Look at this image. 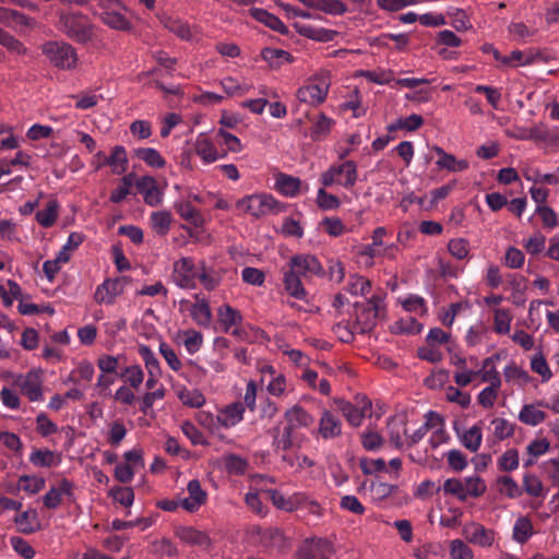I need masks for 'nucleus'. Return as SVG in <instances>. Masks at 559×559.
Returning <instances> with one entry per match:
<instances>
[{"label": "nucleus", "instance_id": "obj_1", "mask_svg": "<svg viewBox=\"0 0 559 559\" xmlns=\"http://www.w3.org/2000/svg\"><path fill=\"white\" fill-rule=\"evenodd\" d=\"M58 28L78 43H87L94 36V26L81 12H60Z\"/></svg>", "mask_w": 559, "mask_h": 559}, {"label": "nucleus", "instance_id": "obj_2", "mask_svg": "<svg viewBox=\"0 0 559 559\" xmlns=\"http://www.w3.org/2000/svg\"><path fill=\"white\" fill-rule=\"evenodd\" d=\"M487 490L485 480L478 475H471L464 478H448L442 485V491L445 496L455 497L464 502L468 498H478Z\"/></svg>", "mask_w": 559, "mask_h": 559}, {"label": "nucleus", "instance_id": "obj_3", "mask_svg": "<svg viewBox=\"0 0 559 559\" xmlns=\"http://www.w3.org/2000/svg\"><path fill=\"white\" fill-rule=\"evenodd\" d=\"M330 85L329 73L320 71L307 79L304 85L297 90L296 97L306 105L319 106L326 99Z\"/></svg>", "mask_w": 559, "mask_h": 559}, {"label": "nucleus", "instance_id": "obj_4", "mask_svg": "<svg viewBox=\"0 0 559 559\" xmlns=\"http://www.w3.org/2000/svg\"><path fill=\"white\" fill-rule=\"evenodd\" d=\"M236 207L254 218L277 214L284 206L272 194L254 193L247 195L236 202Z\"/></svg>", "mask_w": 559, "mask_h": 559}, {"label": "nucleus", "instance_id": "obj_5", "mask_svg": "<svg viewBox=\"0 0 559 559\" xmlns=\"http://www.w3.org/2000/svg\"><path fill=\"white\" fill-rule=\"evenodd\" d=\"M357 179V165L353 160L333 164L320 177L323 187L338 185L345 189H352L356 185Z\"/></svg>", "mask_w": 559, "mask_h": 559}, {"label": "nucleus", "instance_id": "obj_6", "mask_svg": "<svg viewBox=\"0 0 559 559\" xmlns=\"http://www.w3.org/2000/svg\"><path fill=\"white\" fill-rule=\"evenodd\" d=\"M41 52L52 66L62 70H71L78 63L75 49L64 41H47L41 45Z\"/></svg>", "mask_w": 559, "mask_h": 559}, {"label": "nucleus", "instance_id": "obj_7", "mask_svg": "<svg viewBox=\"0 0 559 559\" xmlns=\"http://www.w3.org/2000/svg\"><path fill=\"white\" fill-rule=\"evenodd\" d=\"M337 408L353 427H359L366 416L370 415L371 401L367 396H356L355 403L336 400Z\"/></svg>", "mask_w": 559, "mask_h": 559}, {"label": "nucleus", "instance_id": "obj_8", "mask_svg": "<svg viewBox=\"0 0 559 559\" xmlns=\"http://www.w3.org/2000/svg\"><path fill=\"white\" fill-rule=\"evenodd\" d=\"M174 283L183 289H193L197 287L199 276V266H197L191 258L182 257L174 262L173 270Z\"/></svg>", "mask_w": 559, "mask_h": 559}, {"label": "nucleus", "instance_id": "obj_9", "mask_svg": "<svg viewBox=\"0 0 559 559\" xmlns=\"http://www.w3.org/2000/svg\"><path fill=\"white\" fill-rule=\"evenodd\" d=\"M129 282L128 276L105 280L94 293L95 301L99 305H112L116 298L123 293Z\"/></svg>", "mask_w": 559, "mask_h": 559}, {"label": "nucleus", "instance_id": "obj_10", "mask_svg": "<svg viewBox=\"0 0 559 559\" xmlns=\"http://www.w3.org/2000/svg\"><path fill=\"white\" fill-rule=\"evenodd\" d=\"M288 267L304 278L323 276L324 270L320 261L312 254H296L290 258Z\"/></svg>", "mask_w": 559, "mask_h": 559}, {"label": "nucleus", "instance_id": "obj_11", "mask_svg": "<svg viewBox=\"0 0 559 559\" xmlns=\"http://www.w3.org/2000/svg\"><path fill=\"white\" fill-rule=\"evenodd\" d=\"M63 498L69 502L74 501V484L67 478H62L50 487L43 496V503L46 508L55 510L61 504Z\"/></svg>", "mask_w": 559, "mask_h": 559}, {"label": "nucleus", "instance_id": "obj_12", "mask_svg": "<svg viewBox=\"0 0 559 559\" xmlns=\"http://www.w3.org/2000/svg\"><path fill=\"white\" fill-rule=\"evenodd\" d=\"M96 158H104V163H97L95 170H99L103 166L108 165L111 173L115 175H122L128 170L129 159L127 151L122 145H116L109 156H106L104 152L99 151L95 154Z\"/></svg>", "mask_w": 559, "mask_h": 559}, {"label": "nucleus", "instance_id": "obj_13", "mask_svg": "<svg viewBox=\"0 0 559 559\" xmlns=\"http://www.w3.org/2000/svg\"><path fill=\"white\" fill-rule=\"evenodd\" d=\"M194 151L203 164L206 165L227 156V151H219L206 133L198 134L194 141Z\"/></svg>", "mask_w": 559, "mask_h": 559}, {"label": "nucleus", "instance_id": "obj_14", "mask_svg": "<svg viewBox=\"0 0 559 559\" xmlns=\"http://www.w3.org/2000/svg\"><path fill=\"white\" fill-rule=\"evenodd\" d=\"M135 187L142 194L145 204L155 207L163 203L164 192L152 176H142L135 181Z\"/></svg>", "mask_w": 559, "mask_h": 559}, {"label": "nucleus", "instance_id": "obj_15", "mask_svg": "<svg viewBox=\"0 0 559 559\" xmlns=\"http://www.w3.org/2000/svg\"><path fill=\"white\" fill-rule=\"evenodd\" d=\"M127 8L118 0V5H108L102 9L100 20L109 27L118 31H128L130 28V22L126 16Z\"/></svg>", "mask_w": 559, "mask_h": 559}, {"label": "nucleus", "instance_id": "obj_16", "mask_svg": "<svg viewBox=\"0 0 559 559\" xmlns=\"http://www.w3.org/2000/svg\"><path fill=\"white\" fill-rule=\"evenodd\" d=\"M17 385L31 402L43 400V381L38 372L29 371L25 376L20 377Z\"/></svg>", "mask_w": 559, "mask_h": 559}, {"label": "nucleus", "instance_id": "obj_17", "mask_svg": "<svg viewBox=\"0 0 559 559\" xmlns=\"http://www.w3.org/2000/svg\"><path fill=\"white\" fill-rule=\"evenodd\" d=\"M188 497L180 499V507L188 512H195L206 502L207 493L201 488L198 479H192L187 485Z\"/></svg>", "mask_w": 559, "mask_h": 559}, {"label": "nucleus", "instance_id": "obj_18", "mask_svg": "<svg viewBox=\"0 0 559 559\" xmlns=\"http://www.w3.org/2000/svg\"><path fill=\"white\" fill-rule=\"evenodd\" d=\"M245 405L241 402H234L221 408L216 415L219 427L231 428L243 419Z\"/></svg>", "mask_w": 559, "mask_h": 559}, {"label": "nucleus", "instance_id": "obj_19", "mask_svg": "<svg viewBox=\"0 0 559 559\" xmlns=\"http://www.w3.org/2000/svg\"><path fill=\"white\" fill-rule=\"evenodd\" d=\"M465 535L469 543L487 548L490 547L496 539L492 530L486 528L484 525L473 523L465 527Z\"/></svg>", "mask_w": 559, "mask_h": 559}, {"label": "nucleus", "instance_id": "obj_20", "mask_svg": "<svg viewBox=\"0 0 559 559\" xmlns=\"http://www.w3.org/2000/svg\"><path fill=\"white\" fill-rule=\"evenodd\" d=\"M499 360L498 354L491 355L481 361V369L477 371L481 381L493 388H501L502 384L500 372L496 367Z\"/></svg>", "mask_w": 559, "mask_h": 559}, {"label": "nucleus", "instance_id": "obj_21", "mask_svg": "<svg viewBox=\"0 0 559 559\" xmlns=\"http://www.w3.org/2000/svg\"><path fill=\"white\" fill-rule=\"evenodd\" d=\"M319 433L323 439H335L342 433V421L332 412L324 409L319 420Z\"/></svg>", "mask_w": 559, "mask_h": 559}, {"label": "nucleus", "instance_id": "obj_22", "mask_svg": "<svg viewBox=\"0 0 559 559\" xmlns=\"http://www.w3.org/2000/svg\"><path fill=\"white\" fill-rule=\"evenodd\" d=\"M362 306L367 308V319L361 321V317H358V322L361 323L360 333H367L374 326L376 319L383 309V298L380 295H372Z\"/></svg>", "mask_w": 559, "mask_h": 559}, {"label": "nucleus", "instance_id": "obj_23", "mask_svg": "<svg viewBox=\"0 0 559 559\" xmlns=\"http://www.w3.org/2000/svg\"><path fill=\"white\" fill-rule=\"evenodd\" d=\"M217 317L223 330L225 332L231 331L233 334H238V324L242 321L241 313L229 305H223L217 309Z\"/></svg>", "mask_w": 559, "mask_h": 559}, {"label": "nucleus", "instance_id": "obj_24", "mask_svg": "<svg viewBox=\"0 0 559 559\" xmlns=\"http://www.w3.org/2000/svg\"><path fill=\"white\" fill-rule=\"evenodd\" d=\"M433 151L439 157L436 165L440 169H445L451 173H460L466 170L469 166L466 159H457L453 154L447 153L440 146H435Z\"/></svg>", "mask_w": 559, "mask_h": 559}, {"label": "nucleus", "instance_id": "obj_25", "mask_svg": "<svg viewBox=\"0 0 559 559\" xmlns=\"http://www.w3.org/2000/svg\"><path fill=\"white\" fill-rule=\"evenodd\" d=\"M284 417L287 421L286 427L292 430L309 427L313 423V417L299 405H294L287 409Z\"/></svg>", "mask_w": 559, "mask_h": 559}, {"label": "nucleus", "instance_id": "obj_26", "mask_svg": "<svg viewBox=\"0 0 559 559\" xmlns=\"http://www.w3.org/2000/svg\"><path fill=\"white\" fill-rule=\"evenodd\" d=\"M301 276L296 274L289 267L283 273V284L285 292L299 300H305L307 298V290L305 289Z\"/></svg>", "mask_w": 559, "mask_h": 559}, {"label": "nucleus", "instance_id": "obj_27", "mask_svg": "<svg viewBox=\"0 0 559 559\" xmlns=\"http://www.w3.org/2000/svg\"><path fill=\"white\" fill-rule=\"evenodd\" d=\"M17 531L23 534H32L40 530V521L35 509H27L14 518Z\"/></svg>", "mask_w": 559, "mask_h": 559}, {"label": "nucleus", "instance_id": "obj_28", "mask_svg": "<svg viewBox=\"0 0 559 559\" xmlns=\"http://www.w3.org/2000/svg\"><path fill=\"white\" fill-rule=\"evenodd\" d=\"M301 180L297 177L280 173L275 176V189L286 198L298 195Z\"/></svg>", "mask_w": 559, "mask_h": 559}, {"label": "nucleus", "instance_id": "obj_29", "mask_svg": "<svg viewBox=\"0 0 559 559\" xmlns=\"http://www.w3.org/2000/svg\"><path fill=\"white\" fill-rule=\"evenodd\" d=\"M195 302L190 307V316L192 320L200 326H209L212 320V312L209 306V301L195 295Z\"/></svg>", "mask_w": 559, "mask_h": 559}, {"label": "nucleus", "instance_id": "obj_30", "mask_svg": "<svg viewBox=\"0 0 559 559\" xmlns=\"http://www.w3.org/2000/svg\"><path fill=\"white\" fill-rule=\"evenodd\" d=\"M343 290L353 297H365L371 292V282L365 276L354 273L348 276Z\"/></svg>", "mask_w": 559, "mask_h": 559}, {"label": "nucleus", "instance_id": "obj_31", "mask_svg": "<svg viewBox=\"0 0 559 559\" xmlns=\"http://www.w3.org/2000/svg\"><path fill=\"white\" fill-rule=\"evenodd\" d=\"M176 536L183 543L192 546L207 547L210 545L209 536L199 530L189 526L177 528Z\"/></svg>", "mask_w": 559, "mask_h": 559}, {"label": "nucleus", "instance_id": "obj_32", "mask_svg": "<svg viewBox=\"0 0 559 559\" xmlns=\"http://www.w3.org/2000/svg\"><path fill=\"white\" fill-rule=\"evenodd\" d=\"M308 8L320 10L326 14L341 15L346 12V5L340 0H299Z\"/></svg>", "mask_w": 559, "mask_h": 559}, {"label": "nucleus", "instance_id": "obj_33", "mask_svg": "<svg viewBox=\"0 0 559 559\" xmlns=\"http://www.w3.org/2000/svg\"><path fill=\"white\" fill-rule=\"evenodd\" d=\"M523 490L533 498L545 499L548 493V488L544 486L538 476L532 473L523 475L522 479Z\"/></svg>", "mask_w": 559, "mask_h": 559}, {"label": "nucleus", "instance_id": "obj_34", "mask_svg": "<svg viewBox=\"0 0 559 559\" xmlns=\"http://www.w3.org/2000/svg\"><path fill=\"white\" fill-rule=\"evenodd\" d=\"M546 419V414L535 404H525L519 413V420L527 426H537Z\"/></svg>", "mask_w": 559, "mask_h": 559}, {"label": "nucleus", "instance_id": "obj_35", "mask_svg": "<svg viewBox=\"0 0 559 559\" xmlns=\"http://www.w3.org/2000/svg\"><path fill=\"white\" fill-rule=\"evenodd\" d=\"M503 377L507 382L514 385H525L531 381L528 372L514 361H511L503 368Z\"/></svg>", "mask_w": 559, "mask_h": 559}, {"label": "nucleus", "instance_id": "obj_36", "mask_svg": "<svg viewBox=\"0 0 559 559\" xmlns=\"http://www.w3.org/2000/svg\"><path fill=\"white\" fill-rule=\"evenodd\" d=\"M251 15L259 22L263 23L267 27L278 33H286L285 24L274 14L260 8L251 9Z\"/></svg>", "mask_w": 559, "mask_h": 559}, {"label": "nucleus", "instance_id": "obj_37", "mask_svg": "<svg viewBox=\"0 0 559 559\" xmlns=\"http://www.w3.org/2000/svg\"><path fill=\"white\" fill-rule=\"evenodd\" d=\"M60 205L57 200H50L45 209L36 213L37 223L45 228L51 227L59 216Z\"/></svg>", "mask_w": 559, "mask_h": 559}, {"label": "nucleus", "instance_id": "obj_38", "mask_svg": "<svg viewBox=\"0 0 559 559\" xmlns=\"http://www.w3.org/2000/svg\"><path fill=\"white\" fill-rule=\"evenodd\" d=\"M171 222V214L166 210L153 212L150 216L151 226L159 236H166L169 233Z\"/></svg>", "mask_w": 559, "mask_h": 559}, {"label": "nucleus", "instance_id": "obj_39", "mask_svg": "<svg viewBox=\"0 0 559 559\" xmlns=\"http://www.w3.org/2000/svg\"><path fill=\"white\" fill-rule=\"evenodd\" d=\"M134 156L143 160L153 168H163L166 164L165 158L154 147H140L134 150Z\"/></svg>", "mask_w": 559, "mask_h": 559}, {"label": "nucleus", "instance_id": "obj_40", "mask_svg": "<svg viewBox=\"0 0 559 559\" xmlns=\"http://www.w3.org/2000/svg\"><path fill=\"white\" fill-rule=\"evenodd\" d=\"M334 124V121L325 116L324 114H320L312 123L310 129V136L313 141H322L325 139Z\"/></svg>", "mask_w": 559, "mask_h": 559}, {"label": "nucleus", "instance_id": "obj_41", "mask_svg": "<svg viewBox=\"0 0 559 559\" xmlns=\"http://www.w3.org/2000/svg\"><path fill=\"white\" fill-rule=\"evenodd\" d=\"M198 278L206 290H213L221 284L222 274L212 267H207L204 262H201Z\"/></svg>", "mask_w": 559, "mask_h": 559}, {"label": "nucleus", "instance_id": "obj_42", "mask_svg": "<svg viewBox=\"0 0 559 559\" xmlns=\"http://www.w3.org/2000/svg\"><path fill=\"white\" fill-rule=\"evenodd\" d=\"M128 433V429L121 419H116L109 424L106 431V441L109 445L117 448L121 444Z\"/></svg>", "mask_w": 559, "mask_h": 559}, {"label": "nucleus", "instance_id": "obj_43", "mask_svg": "<svg viewBox=\"0 0 559 559\" xmlns=\"http://www.w3.org/2000/svg\"><path fill=\"white\" fill-rule=\"evenodd\" d=\"M328 548H330L328 542L311 540L301 548L296 559H323V551Z\"/></svg>", "mask_w": 559, "mask_h": 559}, {"label": "nucleus", "instance_id": "obj_44", "mask_svg": "<svg viewBox=\"0 0 559 559\" xmlns=\"http://www.w3.org/2000/svg\"><path fill=\"white\" fill-rule=\"evenodd\" d=\"M29 462L37 467H51L59 463L56 453L48 449L34 450L29 454Z\"/></svg>", "mask_w": 559, "mask_h": 559}, {"label": "nucleus", "instance_id": "obj_45", "mask_svg": "<svg viewBox=\"0 0 559 559\" xmlns=\"http://www.w3.org/2000/svg\"><path fill=\"white\" fill-rule=\"evenodd\" d=\"M512 314L509 309H493V330L497 334L504 335L510 332Z\"/></svg>", "mask_w": 559, "mask_h": 559}, {"label": "nucleus", "instance_id": "obj_46", "mask_svg": "<svg viewBox=\"0 0 559 559\" xmlns=\"http://www.w3.org/2000/svg\"><path fill=\"white\" fill-rule=\"evenodd\" d=\"M179 335L182 338V344L186 350L190 355H193L201 349L203 345V335L201 332L193 329H189L181 331Z\"/></svg>", "mask_w": 559, "mask_h": 559}, {"label": "nucleus", "instance_id": "obj_47", "mask_svg": "<svg viewBox=\"0 0 559 559\" xmlns=\"http://www.w3.org/2000/svg\"><path fill=\"white\" fill-rule=\"evenodd\" d=\"M177 395L183 405L194 408L203 406L206 401L204 394L197 389L182 388Z\"/></svg>", "mask_w": 559, "mask_h": 559}, {"label": "nucleus", "instance_id": "obj_48", "mask_svg": "<svg viewBox=\"0 0 559 559\" xmlns=\"http://www.w3.org/2000/svg\"><path fill=\"white\" fill-rule=\"evenodd\" d=\"M483 432L478 425H474L466 429L461 436L462 444L472 452H476L481 444Z\"/></svg>", "mask_w": 559, "mask_h": 559}, {"label": "nucleus", "instance_id": "obj_49", "mask_svg": "<svg viewBox=\"0 0 559 559\" xmlns=\"http://www.w3.org/2000/svg\"><path fill=\"white\" fill-rule=\"evenodd\" d=\"M262 57L271 67H281L293 62V57L288 51L277 48L263 49Z\"/></svg>", "mask_w": 559, "mask_h": 559}, {"label": "nucleus", "instance_id": "obj_50", "mask_svg": "<svg viewBox=\"0 0 559 559\" xmlns=\"http://www.w3.org/2000/svg\"><path fill=\"white\" fill-rule=\"evenodd\" d=\"M165 26L181 39L193 40L198 35V31L195 27H191L187 23H183L179 20L169 19L165 23Z\"/></svg>", "mask_w": 559, "mask_h": 559}, {"label": "nucleus", "instance_id": "obj_51", "mask_svg": "<svg viewBox=\"0 0 559 559\" xmlns=\"http://www.w3.org/2000/svg\"><path fill=\"white\" fill-rule=\"evenodd\" d=\"M424 124V119L420 115L412 114L406 118H399L389 126L390 131L406 130L413 132L418 130Z\"/></svg>", "mask_w": 559, "mask_h": 559}, {"label": "nucleus", "instance_id": "obj_52", "mask_svg": "<svg viewBox=\"0 0 559 559\" xmlns=\"http://www.w3.org/2000/svg\"><path fill=\"white\" fill-rule=\"evenodd\" d=\"M533 535V524L526 516L519 518L513 526V539L520 544L526 543Z\"/></svg>", "mask_w": 559, "mask_h": 559}, {"label": "nucleus", "instance_id": "obj_53", "mask_svg": "<svg viewBox=\"0 0 559 559\" xmlns=\"http://www.w3.org/2000/svg\"><path fill=\"white\" fill-rule=\"evenodd\" d=\"M534 55L532 51L513 50L509 56H502L501 63L508 67L527 66L534 62Z\"/></svg>", "mask_w": 559, "mask_h": 559}, {"label": "nucleus", "instance_id": "obj_54", "mask_svg": "<svg viewBox=\"0 0 559 559\" xmlns=\"http://www.w3.org/2000/svg\"><path fill=\"white\" fill-rule=\"evenodd\" d=\"M83 240L84 236L81 233H71L67 239V242L57 253L59 261L68 262L72 253L80 247Z\"/></svg>", "mask_w": 559, "mask_h": 559}, {"label": "nucleus", "instance_id": "obj_55", "mask_svg": "<svg viewBox=\"0 0 559 559\" xmlns=\"http://www.w3.org/2000/svg\"><path fill=\"white\" fill-rule=\"evenodd\" d=\"M498 490L501 495L514 499L521 496L522 489L511 476H500L497 479Z\"/></svg>", "mask_w": 559, "mask_h": 559}, {"label": "nucleus", "instance_id": "obj_56", "mask_svg": "<svg viewBox=\"0 0 559 559\" xmlns=\"http://www.w3.org/2000/svg\"><path fill=\"white\" fill-rule=\"evenodd\" d=\"M271 500L273 504L281 510L293 512L295 510H298V500H297V492L285 497L283 493L276 490H272L271 492Z\"/></svg>", "mask_w": 559, "mask_h": 559}, {"label": "nucleus", "instance_id": "obj_57", "mask_svg": "<svg viewBox=\"0 0 559 559\" xmlns=\"http://www.w3.org/2000/svg\"><path fill=\"white\" fill-rule=\"evenodd\" d=\"M222 460L225 469L230 474L242 475L247 471L248 462L240 455L227 454L224 455Z\"/></svg>", "mask_w": 559, "mask_h": 559}, {"label": "nucleus", "instance_id": "obj_58", "mask_svg": "<svg viewBox=\"0 0 559 559\" xmlns=\"http://www.w3.org/2000/svg\"><path fill=\"white\" fill-rule=\"evenodd\" d=\"M500 471L512 472L520 465L519 451L514 448L504 451L497 461Z\"/></svg>", "mask_w": 559, "mask_h": 559}, {"label": "nucleus", "instance_id": "obj_59", "mask_svg": "<svg viewBox=\"0 0 559 559\" xmlns=\"http://www.w3.org/2000/svg\"><path fill=\"white\" fill-rule=\"evenodd\" d=\"M444 457L447 459L449 467L455 473L463 472L468 465L466 455L457 449L449 450L444 453Z\"/></svg>", "mask_w": 559, "mask_h": 559}, {"label": "nucleus", "instance_id": "obj_60", "mask_svg": "<svg viewBox=\"0 0 559 559\" xmlns=\"http://www.w3.org/2000/svg\"><path fill=\"white\" fill-rule=\"evenodd\" d=\"M491 425L493 427V436L499 441L508 439L514 433V424L506 418H493Z\"/></svg>", "mask_w": 559, "mask_h": 559}, {"label": "nucleus", "instance_id": "obj_61", "mask_svg": "<svg viewBox=\"0 0 559 559\" xmlns=\"http://www.w3.org/2000/svg\"><path fill=\"white\" fill-rule=\"evenodd\" d=\"M20 487L27 493L35 495L45 488V478L40 476L22 475L19 478Z\"/></svg>", "mask_w": 559, "mask_h": 559}, {"label": "nucleus", "instance_id": "obj_62", "mask_svg": "<svg viewBox=\"0 0 559 559\" xmlns=\"http://www.w3.org/2000/svg\"><path fill=\"white\" fill-rule=\"evenodd\" d=\"M120 376L133 389H138L144 380V372L139 365L126 367Z\"/></svg>", "mask_w": 559, "mask_h": 559}, {"label": "nucleus", "instance_id": "obj_63", "mask_svg": "<svg viewBox=\"0 0 559 559\" xmlns=\"http://www.w3.org/2000/svg\"><path fill=\"white\" fill-rule=\"evenodd\" d=\"M450 557L451 559H473L474 552L463 540L453 539L450 543Z\"/></svg>", "mask_w": 559, "mask_h": 559}, {"label": "nucleus", "instance_id": "obj_64", "mask_svg": "<svg viewBox=\"0 0 559 559\" xmlns=\"http://www.w3.org/2000/svg\"><path fill=\"white\" fill-rule=\"evenodd\" d=\"M540 468L551 486L559 487V460L545 461L540 464Z\"/></svg>", "mask_w": 559, "mask_h": 559}]
</instances>
